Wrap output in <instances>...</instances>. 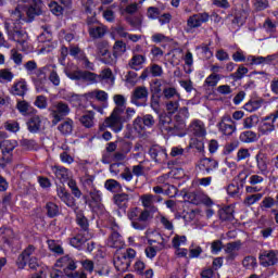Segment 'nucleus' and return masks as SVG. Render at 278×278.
Listing matches in <instances>:
<instances>
[{
    "label": "nucleus",
    "instance_id": "2",
    "mask_svg": "<svg viewBox=\"0 0 278 278\" xmlns=\"http://www.w3.org/2000/svg\"><path fill=\"white\" fill-rule=\"evenodd\" d=\"M127 218L131 222V227L138 231H144L149 227L151 220V212L149 210H140V207H131L127 212Z\"/></svg>",
    "mask_w": 278,
    "mask_h": 278
},
{
    "label": "nucleus",
    "instance_id": "13",
    "mask_svg": "<svg viewBox=\"0 0 278 278\" xmlns=\"http://www.w3.org/2000/svg\"><path fill=\"white\" fill-rule=\"evenodd\" d=\"M188 199L190 201V203H192L193 205H207L208 207L211 205H214V202L212 201V199L205 194V192L203 191H193L190 192L188 194Z\"/></svg>",
    "mask_w": 278,
    "mask_h": 278
},
{
    "label": "nucleus",
    "instance_id": "53",
    "mask_svg": "<svg viewBox=\"0 0 278 278\" xmlns=\"http://www.w3.org/2000/svg\"><path fill=\"white\" fill-rule=\"evenodd\" d=\"M262 197H264V194H262V193H255V194L248 195L244 199L243 203L248 207H251V205H255V203H257L258 201H262Z\"/></svg>",
    "mask_w": 278,
    "mask_h": 278
},
{
    "label": "nucleus",
    "instance_id": "58",
    "mask_svg": "<svg viewBox=\"0 0 278 278\" xmlns=\"http://www.w3.org/2000/svg\"><path fill=\"white\" fill-rule=\"evenodd\" d=\"M218 81H220V75H218V74H211L205 79V85L208 86L210 88H214L215 86H218Z\"/></svg>",
    "mask_w": 278,
    "mask_h": 278
},
{
    "label": "nucleus",
    "instance_id": "60",
    "mask_svg": "<svg viewBox=\"0 0 278 278\" xmlns=\"http://www.w3.org/2000/svg\"><path fill=\"white\" fill-rule=\"evenodd\" d=\"M119 12L122 16H125V14H136V12H138V3H131L126 8H121Z\"/></svg>",
    "mask_w": 278,
    "mask_h": 278
},
{
    "label": "nucleus",
    "instance_id": "50",
    "mask_svg": "<svg viewBox=\"0 0 278 278\" xmlns=\"http://www.w3.org/2000/svg\"><path fill=\"white\" fill-rule=\"evenodd\" d=\"M76 222H77V225H79L80 229H83L84 233H89L88 232V227H89L88 218H86V216H84V214L78 213L76 215Z\"/></svg>",
    "mask_w": 278,
    "mask_h": 278
},
{
    "label": "nucleus",
    "instance_id": "35",
    "mask_svg": "<svg viewBox=\"0 0 278 278\" xmlns=\"http://www.w3.org/2000/svg\"><path fill=\"white\" fill-rule=\"evenodd\" d=\"M127 51V45L121 40L115 41L113 46V53L111 55L115 58V64L118 62V56L123 55Z\"/></svg>",
    "mask_w": 278,
    "mask_h": 278
},
{
    "label": "nucleus",
    "instance_id": "8",
    "mask_svg": "<svg viewBox=\"0 0 278 278\" xmlns=\"http://www.w3.org/2000/svg\"><path fill=\"white\" fill-rule=\"evenodd\" d=\"M258 262L263 268H269L278 264V250H263L258 255Z\"/></svg>",
    "mask_w": 278,
    "mask_h": 278
},
{
    "label": "nucleus",
    "instance_id": "32",
    "mask_svg": "<svg viewBox=\"0 0 278 278\" xmlns=\"http://www.w3.org/2000/svg\"><path fill=\"white\" fill-rule=\"evenodd\" d=\"M156 219L163 229L170 231L172 235L175 233V225L173 224V220H170L166 215L159 213Z\"/></svg>",
    "mask_w": 278,
    "mask_h": 278
},
{
    "label": "nucleus",
    "instance_id": "36",
    "mask_svg": "<svg viewBox=\"0 0 278 278\" xmlns=\"http://www.w3.org/2000/svg\"><path fill=\"white\" fill-rule=\"evenodd\" d=\"M163 98L166 99V101H170L172 99H174V101L181 100V93H179L175 87H166L163 89Z\"/></svg>",
    "mask_w": 278,
    "mask_h": 278
},
{
    "label": "nucleus",
    "instance_id": "55",
    "mask_svg": "<svg viewBox=\"0 0 278 278\" xmlns=\"http://www.w3.org/2000/svg\"><path fill=\"white\" fill-rule=\"evenodd\" d=\"M186 242H188V239L186 238V236H179V235H175L172 240V244H173L174 249H179L180 247H186Z\"/></svg>",
    "mask_w": 278,
    "mask_h": 278
},
{
    "label": "nucleus",
    "instance_id": "9",
    "mask_svg": "<svg viewBox=\"0 0 278 278\" xmlns=\"http://www.w3.org/2000/svg\"><path fill=\"white\" fill-rule=\"evenodd\" d=\"M217 129L224 136H233L236 131V122L231 118V115H224L217 123Z\"/></svg>",
    "mask_w": 278,
    "mask_h": 278
},
{
    "label": "nucleus",
    "instance_id": "29",
    "mask_svg": "<svg viewBox=\"0 0 278 278\" xmlns=\"http://www.w3.org/2000/svg\"><path fill=\"white\" fill-rule=\"evenodd\" d=\"M56 194L59 199H61V201L65 203V205H67V207H75V198L71 195V193L66 190V188L59 187L56 189Z\"/></svg>",
    "mask_w": 278,
    "mask_h": 278
},
{
    "label": "nucleus",
    "instance_id": "4",
    "mask_svg": "<svg viewBox=\"0 0 278 278\" xmlns=\"http://www.w3.org/2000/svg\"><path fill=\"white\" fill-rule=\"evenodd\" d=\"M50 116L52 118V125L55 126L64 116L71 114V108L64 102H55L50 109Z\"/></svg>",
    "mask_w": 278,
    "mask_h": 278
},
{
    "label": "nucleus",
    "instance_id": "11",
    "mask_svg": "<svg viewBox=\"0 0 278 278\" xmlns=\"http://www.w3.org/2000/svg\"><path fill=\"white\" fill-rule=\"evenodd\" d=\"M188 134L194 138H205L207 136L205 123L201 119H192L188 126Z\"/></svg>",
    "mask_w": 278,
    "mask_h": 278
},
{
    "label": "nucleus",
    "instance_id": "24",
    "mask_svg": "<svg viewBox=\"0 0 278 278\" xmlns=\"http://www.w3.org/2000/svg\"><path fill=\"white\" fill-rule=\"evenodd\" d=\"M188 118H190V111L187 106H182L178 109V113L175 115L174 121L181 130L186 128V121H188Z\"/></svg>",
    "mask_w": 278,
    "mask_h": 278
},
{
    "label": "nucleus",
    "instance_id": "61",
    "mask_svg": "<svg viewBox=\"0 0 278 278\" xmlns=\"http://www.w3.org/2000/svg\"><path fill=\"white\" fill-rule=\"evenodd\" d=\"M144 122L142 117H137L134 121V129L136 130L137 134H142L144 131Z\"/></svg>",
    "mask_w": 278,
    "mask_h": 278
},
{
    "label": "nucleus",
    "instance_id": "48",
    "mask_svg": "<svg viewBox=\"0 0 278 278\" xmlns=\"http://www.w3.org/2000/svg\"><path fill=\"white\" fill-rule=\"evenodd\" d=\"M260 123L257 115H252L243 119V129H253Z\"/></svg>",
    "mask_w": 278,
    "mask_h": 278
},
{
    "label": "nucleus",
    "instance_id": "51",
    "mask_svg": "<svg viewBox=\"0 0 278 278\" xmlns=\"http://www.w3.org/2000/svg\"><path fill=\"white\" fill-rule=\"evenodd\" d=\"M49 250L56 255H64V248L59 244L55 240H48Z\"/></svg>",
    "mask_w": 278,
    "mask_h": 278
},
{
    "label": "nucleus",
    "instance_id": "44",
    "mask_svg": "<svg viewBox=\"0 0 278 278\" xmlns=\"http://www.w3.org/2000/svg\"><path fill=\"white\" fill-rule=\"evenodd\" d=\"M113 101L116 105L114 110H121L122 114H125V105H127V99L123 94H115Z\"/></svg>",
    "mask_w": 278,
    "mask_h": 278
},
{
    "label": "nucleus",
    "instance_id": "6",
    "mask_svg": "<svg viewBox=\"0 0 278 278\" xmlns=\"http://www.w3.org/2000/svg\"><path fill=\"white\" fill-rule=\"evenodd\" d=\"M210 21V13L203 12V13H197L188 17L187 20V27L186 33L192 34L194 29H199L203 23H207Z\"/></svg>",
    "mask_w": 278,
    "mask_h": 278
},
{
    "label": "nucleus",
    "instance_id": "27",
    "mask_svg": "<svg viewBox=\"0 0 278 278\" xmlns=\"http://www.w3.org/2000/svg\"><path fill=\"white\" fill-rule=\"evenodd\" d=\"M64 73L66 77H68V79H72L74 81L81 80V77L84 75V71L79 70V67H77L75 64H68L65 67Z\"/></svg>",
    "mask_w": 278,
    "mask_h": 278
},
{
    "label": "nucleus",
    "instance_id": "39",
    "mask_svg": "<svg viewBox=\"0 0 278 278\" xmlns=\"http://www.w3.org/2000/svg\"><path fill=\"white\" fill-rule=\"evenodd\" d=\"M18 143L14 140H4L2 142V155H12L13 150L16 149Z\"/></svg>",
    "mask_w": 278,
    "mask_h": 278
},
{
    "label": "nucleus",
    "instance_id": "15",
    "mask_svg": "<svg viewBox=\"0 0 278 278\" xmlns=\"http://www.w3.org/2000/svg\"><path fill=\"white\" fill-rule=\"evenodd\" d=\"M242 249V243L240 241L229 242L226 244L225 254L227 264L236 262V258L239 255V251Z\"/></svg>",
    "mask_w": 278,
    "mask_h": 278
},
{
    "label": "nucleus",
    "instance_id": "43",
    "mask_svg": "<svg viewBox=\"0 0 278 278\" xmlns=\"http://www.w3.org/2000/svg\"><path fill=\"white\" fill-rule=\"evenodd\" d=\"M16 109L18 110L22 116H27L28 114H31L33 110L31 105L28 104V102L25 100L17 101Z\"/></svg>",
    "mask_w": 278,
    "mask_h": 278
},
{
    "label": "nucleus",
    "instance_id": "22",
    "mask_svg": "<svg viewBox=\"0 0 278 278\" xmlns=\"http://www.w3.org/2000/svg\"><path fill=\"white\" fill-rule=\"evenodd\" d=\"M91 238H92V233L80 232V233L76 235L75 237H73L72 239H70V244H71V247H74V249L81 250V247H84L86 244V242H88V240H90Z\"/></svg>",
    "mask_w": 278,
    "mask_h": 278
},
{
    "label": "nucleus",
    "instance_id": "46",
    "mask_svg": "<svg viewBox=\"0 0 278 278\" xmlns=\"http://www.w3.org/2000/svg\"><path fill=\"white\" fill-rule=\"evenodd\" d=\"M14 79V73L9 68L0 70V84H10Z\"/></svg>",
    "mask_w": 278,
    "mask_h": 278
},
{
    "label": "nucleus",
    "instance_id": "26",
    "mask_svg": "<svg viewBox=\"0 0 278 278\" xmlns=\"http://www.w3.org/2000/svg\"><path fill=\"white\" fill-rule=\"evenodd\" d=\"M96 113L94 111H85L84 114L78 118L80 125L86 129H92L96 125L94 121Z\"/></svg>",
    "mask_w": 278,
    "mask_h": 278
},
{
    "label": "nucleus",
    "instance_id": "40",
    "mask_svg": "<svg viewBox=\"0 0 278 278\" xmlns=\"http://www.w3.org/2000/svg\"><path fill=\"white\" fill-rule=\"evenodd\" d=\"M218 216L223 222L233 220V208L231 206L220 208L218 211Z\"/></svg>",
    "mask_w": 278,
    "mask_h": 278
},
{
    "label": "nucleus",
    "instance_id": "63",
    "mask_svg": "<svg viewBox=\"0 0 278 278\" xmlns=\"http://www.w3.org/2000/svg\"><path fill=\"white\" fill-rule=\"evenodd\" d=\"M97 74H94V73H91V72H84L83 71V76H81V79L84 80V81H90V84H96V81H97Z\"/></svg>",
    "mask_w": 278,
    "mask_h": 278
},
{
    "label": "nucleus",
    "instance_id": "62",
    "mask_svg": "<svg viewBox=\"0 0 278 278\" xmlns=\"http://www.w3.org/2000/svg\"><path fill=\"white\" fill-rule=\"evenodd\" d=\"M150 73L152 77H162V75H164V70L157 64H152L150 66Z\"/></svg>",
    "mask_w": 278,
    "mask_h": 278
},
{
    "label": "nucleus",
    "instance_id": "25",
    "mask_svg": "<svg viewBox=\"0 0 278 278\" xmlns=\"http://www.w3.org/2000/svg\"><path fill=\"white\" fill-rule=\"evenodd\" d=\"M84 99H86V101H92V99H96V101H99L100 103H105V101H108V92H105L104 90H92V91H88L86 92L84 96Z\"/></svg>",
    "mask_w": 278,
    "mask_h": 278
},
{
    "label": "nucleus",
    "instance_id": "54",
    "mask_svg": "<svg viewBox=\"0 0 278 278\" xmlns=\"http://www.w3.org/2000/svg\"><path fill=\"white\" fill-rule=\"evenodd\" d=\"M242 266L248 270H253L257 266V258L255 256H245L242 261Z\"/></svg>",
    "mask_w": 278,
    "mask_h": 278
},
{
    "label": "nucleus",
    "instance_id": "41",
    "mask_svg": "<svg viewBox=\"0 0 278 278\" xmlns=\"http://www.w3.org/2000/svg\"><path fill=\"white\" fill-rule=\"evenodd\" d=\"M247 18H249V12L245 10H240L236 13L235 18L232 20L233 25H238L239 27L247 23Z\"/></svg>",
    "mask_w": 278,
    "mask_h": 278
},
{
    "label": "nucleus",
    "instance_id": "59",
    "mask_svg": "<svg viewBox=\"0 0 278 278\" xmlns=\"http://www.w3.org/2000/svg\"><path fill=\"white\" fill-rule=\"evenodd\" d=\"M4 129H7V131H11L12 134H16V131H20L21 126L16 121H8L4 123Z\"/></svg>",
    "mask_w": 278,
    "mask_h": 278
},
{
    "label": "nucleus",
    "instance_id": "47",
    "mask_svg": "<svg viewBox=\"0 0 278 278\" xmlns=\"http://www.w3.org/2000/svg\"><path fill=\"white\" fill-rule=\"evenodd\" d=\"M240 140L241 142H256L257 140V134L253 132L252 130H247L240 134Z\"/></svg>",
    "mask_w": 278,
    "mask_h": 278
},
{
    "label": "nucleus",
    "instance_id": "45",
    "mask_svg": "<svg viewBox=\"0 0 278 278\" xmlns=\"http://www.w3.org/2000/svg\"><path fill=\"white\" fill-rule=\"evenodd\" d=\"M181 100H167L165 102V110L167 114H176L179 111V102Z\"/></svg>",
    "mask_w": 278,
    "mask_h": 278
},
{
    "label": "nucleus",
    "instance_id": "31",
    "mask_svg": "<svg viewBox=\"0 0 278 278\" xmlns=\"http://www.w3.org/2000/svg\"><path fill=\"white\" fill-rule=\"evenodd\" d=\"M114 266L119 273H126L131 266V261L127 260L123 254L114 257Z\"/></svg>",
    "mask_w": 278,
    "mask_h": 278
},
{
    "label": "nucleus",
    "instance_id": "14",
    "mask_svg": "<svg viewBox=\"0 0 278 278\" xmlns=\"http://www.w3.org/2000/svg\"><path fill=\"white\" fill-rule=\"evenodd\" d=\"M147 99H149V89L144 86H139L132 91L130 103H132V105H137V108H141V105L144 104L140 103V101H147Z\"/></svg>",
    "mask_w": 278,
    "mask_h": 278
},
{
    "label": "nucleus",
    "instance_id": "21",
    "mask_svg": "<svg viewBox=\"0 0 278 278\" xmlns=\"http://www.w3.org/2000/svg\"><path fill=\"white\" fill-rule=\"evenodd\" d=\"M27 129L30 134H38V131H42V129H45L42 117L39 115L31 116L27 122Z\"/></svg>",
    "mask_w": 278,
    "mask_h": 278
},
{
    "label": "nucleus",
    "instance_id": "23",
    "mask_svg": "<svg viewBox=\"0 0 278 278\" xmlns=\"http://www.w3.org/2000/svg\"><path fill=\"white\" fill-rule=\"evenodd\" d=\"M147 64V55L135 53L131 59L128 61V67L131 71H141L142 66Z\"/></svg>",
    "mask_w": 278,
    "mask_h": 278
},
{
    "label": "nucleus",
    "instance_id": "34",
    "mask_svg": "<svg viewBox=\"0 0 278 278\" xmlns=\"http://www.w3.org/2000/svg\"><path fill=\"white\" fill-rule=\"evenodd\" d=\"M130 199H134V195H129L127 193H117L114 195L113 201L117 207L123 210L124 207H127Z\"/></svg>",
    "mask_w": 278,
    "mask_h": 278
},
{
    "label": "nucleus",
    "instance_id": "12",
    "mask_svg": "<svg viewBox=\"0 0 278 278\" xmlns=\"http://www.w3.org/2000/svg\"><path fill=\"white\" fill-rule=\"evenodd\" d=\"M159 127L162 131H166L167 134H177V131H181L177 122H173V118L168 115L160 116Z\"/></svg>",
    "mask_w": 278,
    "mask_h": 278
},
{
    "label": "nucleus",
    "instance_id": "49",
    "mask_svg": "<svg viewBox=\"0 0 278 278\" xmlns=\"http://www.w3.org/2000/svg\"><path fill=\"white\" fill-rule=\"evenodd\" d=\"M67 186L72 191V194L76 198V199H81V190H79V187L77 186V181L73 178H70L67 180Z\"/></svg>",
    "mask_w": 278,
    "mask_h": 278
},
{
    "label": "nucleus",
    "instance_id": "1",
    "mask_svg": "<svg viewBox=\"0 0 278 278\" xmlns=\"http://www.w3.org/2000/svg\"><path fill=\"white\" fill-rule=\"evenodd\" d=\"M22 3L24 4L17 5L10 12V17L4 23L8 36L18 45H25L27 38V33L23 29V21H25L23 10L28 18H36L42 14V0H22Z\"/></svg>",
    "mask_w": 278,
    "mask_h": 278
},
{
    "label": "nucleus",
    "instance_id": "30",
    "mask_svg": "<svg viewBox=\"0 0 278 278\" xmlns=\"http://www.w3.org/2000/svg\"><path fill=\"white\" fill-rule=\"evenodd\" d=\"M150 157L154 160V162H164L168 154L166 153V149L160 146H153L149 150Z\"/></svg>",
    "mask_w": 278,
    "mask_h": 278
},
{
    "label": "nucleus",
    "instance_id": "56",
    "mask_svg": "<svg viewBox=\"0 0 278 278\" xmlns=\"http://www.w3.org/2000/svg\"><path fill=\"white\" fill-rule=\"evenodd\" d=\"M104 187L109 190V192H118V190H121V184L115 179L106 180Z\"/></svg>",
    "mask_w": 278,
    "mask_h": 278
},
{
    "label": "nucleus",
    "instance_id": "17",
    "mask_svg": "<svg viewBox=\"0 0 278 278\" xmlns=\"http://www.w3.org/2000/svg\"><path fill=\"white\" fill-rule=\"evenodd\" d=\"M31 255H36V247L30 244L17 257V267L21 269L25 268V266H27L28 260H31Z\"/></svg>",
    "mask_w": 278,
    "mask_h": 278
},
{
    "label": "nucleus",
    "instance_id": "19",
    "mask_svg": "<svg viewBox=\"0 0 278 278\" xmlns=\"http://www.w3.org/2000/svg\"><path fill=\"white\" fill-rule=\"evenodd\" d=\"M198 168L202 173H206V175H210L212 170H216V168H218V161L204 157L199 161Z\"/></svg>",
    "mask_w": 278,
    "mask_h": 278
},
{
    "label": "nucleus",
    "instance_id": "7",
    "mask_svg": "<svg viewBox=\"0 0 278 278\" xmlns=\"http://www.w3.org/2000/svg\"><path fill=\"white\" fill-rule=\"evenodd\" d=\"M157 238L162 241L160 242L159 239H148L149 247L146 248L144 252L149 260H153V257L157 255V250L164 249V247H166V244L168 243V240L163 239L162 235H157Z\"/></svg>",
    "mask_w": 278,
    "mask_h": 278
},
{
    "label": "nucleus",
    "instance_id": "18",
    "mask_svg": "<svg viewBox=\"0 0 278 278\" xmlns=\"http://www.w3.org/2000/svg\"><path fill=\"white\" fill-rule=\"evenodd\" d=\"M256 168L260 170L261 175H268V165L270 164V159L268 154L258 152L255 155Z\"/></svg>",
    "mask_w": 278,
    "mask_h": 278
},
{
    "label": "nucleus",
    "instance_id": "64",
    "mask_svg": "<svg viewBox=\"0 0 278 278\" xmlns=\"http://www.w3.org/2000/svg\"><path fill=\"white\" fill-rule=\"evenodd\" d=\"M130 172L135 177H142L144 175V166H142V162L138 165H134Z\"/></svg>",
    "mask_w": 278,
    "mask_h": 278
},
{
    "label": "nucleus",
    "instance_id": "33",
    "mask_svg": "<svg viewBox=\"0 0 278 278\" xmlns=\"http://www.w3.org/2000/svg\"><path fill=\"white\" fill-rule=\"evenodd\" d=\"M52 170L56 179H60L62 184H65V181H68L71 179V172L66 167L54 166Z\"/></svg>",
    "mask_w": 278,
    "mask_h": 278
},
{
    "label": "nucleus",
    "instance_id": "42",
    "mask_svg": "<svg viewBox=\"0 0 278 278\" xmlns=\"http://www.w3.org/2000/svg\"><path fill=\"white\" fill-rule=\"evenodd\" d=\"M106 33L108 28L103 25L92 27L89 29V36H91V38H103Z\"/></svg>",
    "mask_w": 278,
    "mask_h": 278
},
{
    "label": "nucleus",
    "instance_id": "5",
    "mask_svg": "<svg viewBox=\"0 0 278 278\" xmlns=\"http://www.w3.org/2000/svg\"><path fill=\"white\" fill-rule=\"evenodd\" d=\"M104 125L114 134L123 131V111L119 109L113 110L111 115L104 119Z\"/></svg>",
    "mask_w": 278,
    "mask_h": 278
},
{
    "label": "nucleus",
    "instance_id": "3",
    "mask_svg": "<svg viewBox=\"0 0 278 278\" xmlns=\"http://www.w3.org/2000/svg\"><path fill=\"white\" fill-rule=\"evenodd\" d=\"M96 49L100 62L109 64L110 66H114V64H116V58L112 56V52H110V42L105 40L98 41Z\"/></svg>",
    "mask_w": 278,
    "mask_h": 278
},
{
    "label": "nucleus",
    "instance_id": "28",
    "mask_svg": "<svg viewBox=\"0 0 278 278\" xmlns=\"http://www.w3.org/2000/svg\"><path fill=\"white\" fill-rule=\"evenodd\" d=\"M275 131V122L269 116L265 117L260 126H258V134L261 136H268V134H273Z\"/></svg>",
    "mask_w": 278,
    "mask_h": 278
},
{
    "label": "nucleus",
    "instance_id": "16",
    "mask_svg": "<svg viewBox=\"0 0 278 278\" xmlns=\"http://www.w3.org/2000/svg\"><path fill=\"white\" fill-rule=\"evenodd\" d=\"M116 229H118V226L115 225L113 227V232L106 241V244L111 249H123V247H125V241L123 240V237L121 236V233H118Z\"/></svg>",
    "mask_w": 278,
    "mask_h": 278
},
{
    "label": "nucleus",
    "instance_id": "52",
    "mask_svg": "<svg viewBox=\"0 0 278 278\" xmlns=\"http://www.w3.org/2000/svg\"><path fill=\"white\" fill-rule=\"evenodd\" d=\"M47 214L50 218H54V216H58L60 214V206L53 202H48L46 204Z\"/></svg>",
    "mask_w": 278,
    "mask_h": 278
},
{
    "label": "nucleus",
    "instance_id": "38",
    "mask_svg": "<svg viewBox=\"0 0 278 278\" xmlns=\"http://www.w3.org/2000/svg\"><path fill=\"white\" fill-rule=\"evenodd\" d=\"M26 92H27V83L25 81H18L12 87V93L17 97H25Z\"/></svg>",
    "mask_w": 278,
    "mask_h": 278
},
{
    "label": "nucleus",
    "instance_id": "37",
    "mask_svg": "<svg viewBox=\"0 0 278 278\" xmlns=\"http://www.w3.org/2000/svg\"><path fill=\"white\" fill-rule=\"evenodd\" d=\"M73 127H74L73 119L67 118L66 121H64L58 126V129L60 130L61 134H63V136H68L70 134H73Z\"/></svg>",
    "mask_w": 278,
    "mask_h": 278
},
{
    "label": "nucleus",
    "instance_id": "20",
    "mask_svg": "<svg viewBox=\"0 0 278 278\" xmlns=\"http://www.w3.org/2000/svg\"><path fill=\"white\" fill-rule=\"evenodd\" d=\"M55 266H58V268H63L65 273L66 270H77V261L68 255H65L56 261Z\"/></svg>",
    "mask_w": 278,
    "mask_h": 278
},
{
    "label": "nucleus",
    "instance_id": "57",
    "mask_svg": "<svg viewBox=\"0 0 278 278\" xmlns=\"http://www.w3.org/2000/svg\"><path fill=\"white\" fill-rule=\"evenodd\" d=\"M252 5L256 12H263L268 8V0H252Z\"/></svg>",
    "mask_w": 278,
    "mask_h": 278
},
{
    "label": "nucleus",
    "instance_id": "10",
    "mask_svg": "<svg viewBox=\"0 0 278 278\" xmlns=\"http://www.w3.org/2000/svg\"><path fill=\"white\" fill-rule=\"evenodd\" d=\"M139 201L144 210H148L150 214H155V212H159V208L154 205V203H160V201H162V197L146 193L140 195Z\"/></svg>",
    "mask_w": 278,
    "mask_h": 278
}]
</instances>
